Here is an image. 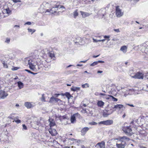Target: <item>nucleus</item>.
<instances>
[{
  "mask_svg": "<svg viewBox=\"0 0 148 148\" xmlns=\"http://www.w3.org/2000/svg\"><path fill=\"white\" fill-rule=\"evenodd\" d=\"M28 63L30 69L34 71H36L37 69H41L42 68L43 70H47L50 67L49 66L47 65L48 63L45 60L41 61L39 59L36 61L37 66L34 64L33 60H28Z\"/></svg>",
  "mask_w": 148,
  "mask_h": 148,
  "instance_id": "obj_1",
  "label": "nucleus"
},
{
  "mask_svg": "<svg viewBox=\"0 0 148 148\" xmlns=\"http://www.w3.org/2000/svg\"><path fill=\"white\" fill-rule=\"evenodd\" d=\"M129 138L126 136L121 137L120 140V143H116V146L118 148H124L126 145V142L129 140Z\"/></svg>",
  "mask_w": 148,
  "mask_h": 148,
  "instance_id": "obj_2",
  "label": "nucleus"
},
{
  "mask_svg": "<svg viewBox=\"0 0 148 148\" xmlns=\"http://www.w3.org/2000/svg\"><path fill=\"white\" fill-rule=\"evenodd\" d=\"M144 75L142 73L140 72H137L135 74H131L130 75L132 77L138 79H143Z\"/></svg>",
  "mask_w": 148,
  "mask_h": 148,
  "instance_id": "obj_3",
  "label": "nucleus"
},
{
  "mask_svg": "<svg viewBox=\"0 0 148 148\" xmlns=\"http://www.w3.org/2000/svg\"><path fill=\"white\" fill-rule=\"evenodd\" d=\"M123 12L118 6L116 7V15L117 17H120L123 15Z\"/></svg>",
  "mask_w": 148,
  "mask_h": 148,
  "instance_id": "obj_4",
  "label": "nucleus"
},
{
  "mask_svg": "<svg viewBox=\"0 0 148 148\" xmlns=\"http://www.w3.org/2000/svg\"><path fill=\"white\" fill-rule=\"evenodd\" d=\"M58 7H55L51 9H47L46 11L45 12H48L47 14H53L54 12H55L56 11L58 10Z\"/></svg>",
  "mask_w": 148,
  "mask_h": 148,
  "instance_id": "obj_5",
  "label": "nucleus"
},
{
  "mask_svg": "<svg viewBox=\"0 0 148 148\" xmlns=\"http://www.w3.org/2000/svg\"><path fill=\"white\" fill-rule=\"evenodd\" d=\"M126 93H127L128 94H129L130 95L137 93L136 91L135 90L134 88L127 89L126 90Z\"/></svg>",
  "mask_w": 148,
  "mask_h": 148,
  "instance_id": "obj_6",
  "label": "nucleus"
},
{
  "mask_svg": "<svg viewBox=\"0 0 148 148\" xmlns=\"http://www.w3.org/2000/svg\"><path fill=\"white\" fill-rule=\"evenodd\" d=\"M123 131L125 133L129 134H131L132 130L130 128V126H127L124 127L123 128Z\"/></svg>",
  "mask_w": 148,
  "mask_h": 148,
  "instance_id": "obj_7",
  "label": "nucleus"
},
{
  "mask_svg": "<svg viewBox=\"0 0 148 148\" xmlns=\"http://www.w3.org/2000/svg\"><path fill=\"white\" fill-rule=\"evenodd\" d=\"M2 12L3 14L6 13L8 15L10 14L11 12V11L9 9V8L7 7L6 8L5 7H4L2 9Z\"/></svg>",
  "mask_w": 148,
  "mask_h": 148,
  "instance_id": "obj_8",
  "label": "nucleus"
},
{
  "mask_svg": "<svg viewBox=\"0 0 148 148\" xmlns=\"http://www.w3.org/2000/svg\"><path fill=\"white\" fill-rule=\"evenodd\" d=\"M98 14L100 16H102L103 17L106 14V10L104 8H102L99 10Z\"/></svg>",
  "mask_w": 148,
  "mask_h": 148,
  "instance_id": "obj_9",
  "label": "nucleus"
},
{
  "mask_svg": "<svg viewBox=\"0 0 148 148\" xmlns=\"http://www.w3.org/2000/svg\"><path fill=\"white\" fill-rule=\"evenodd\" d=\"M105 143L104 141H102L98 143L96 145L97 148H104L105 146Z\"/></svg>",
  "mask_w": 148,
  "mask_h": 148,
  "instance_id": "obj_10",
  "label": "nucleus"
},
{
  "mask_svg": "<svg viewBox=\"0 0 148 148\" xmlns=\"http://www.w3.org/2000/svg\"><path fill=\"white\" fill-rule=\"evenodd\" d=\"M8 95V94L5 91H0V97L1 98L4 99Z\"/></svg>",
  "mask_w": 148,
  "mask_h": 148,
  "instance_id": "obj_11",
  "label": "nucleus"
},
{
  "mask_svg": "<svg viewBox=\"0 0 148 148\" xmlns=\"http://www.w3.org/2000/svg\"><path fill=\"white\" fill-rule=\"evenodd\" d=\"M89 129V128L87 127L83 128L81 131L82 135L84 136Z\"/></svg>",
  "mask_w": 148,
  "mask_h": 148,
  "instance_id": "obj_12",
  "label": "nucleus"
},
{
  "mask_svg": "<svg viewBox=\"0 0 148 148\" xmlns=\"http://www.w3.org/2000/svg\"><path fill=\"white\" fill-rule=\"evenodd\" d=\"M80 12L83 18H85L89 16L91 14L88 13L80 11Z\"/></svg>",
  "mask_w": 148,
  "mask_h": 148,
  "instance_id": "obj_13",
  "label": "nucleus"
},
{
  "mask_svg": "<svg viewBox=\"0 0 148 148\" xmlns=\"http://www.w3.org/2000/svg\"><path fill=\"white\" fill-rule=\"evenodd\" d=\"M54 101L56 102H58L59 101H61L60 99L55 98L53 96H52L50 98L49 102L51 103H53Z\"/></svg>",
  "mask_w": 148,
  "mask_h": 148,
  "instance_id": "obj_14",
  "label": "nucleus"
},
{
  "mask_svg": "<svg viewBox=\"0 0 148 148\" xmlns=\"http://www.w3.org/2000/svg\"><path fill=\"white\" fill-rule=\"evenodd\" d=\"M48 55L49 57L53 60H55V57L53 52L52 51L49 52L48 53Z\"/></svg>",
  "mask_w": 148,
  "mask_h": 148,
  "instance_id": "obj_15",
  "label": "nucleus"
},
{
  "mask_svg": "<svg viewBox=\"0 0 148 148\" xmlns=\"http://www.w3.org/2000/svg\"><path fill=\"white\" fill-rule=\"evenodd\" d=\"M49 132L52 136H55L57 134V131L54 129H50L49 130Z\"/></svg>",
  "mask_w": 148,
  "mask_h": 148,
  "instance_id": "obj_16",
  "label": "nucleus"
},
{
  "mask_svg": "<svg viewBox=\"0 0 148 148\" xmlns=\"http://www.w3.org/2000/svg\"><path fill=\"white\" fill-rule=\"evenodd\" d=\"M25 105L27 108H30L32 107L33 105L30 102H26L25 103Z\"/></svg>",
  "mask_w": 148,
  "mask_h": 148,
  "instance_id": "obj_17",
  "label": "nucleus"
},
{
  "mask_svg": "<svg viewBox=\"0 0 148 148\" xmlns=\"http://www.w3.org/2000/svg\"><path fill=\"white\" fill-rule=\"evenodd\" d=\"M49 121L50 122V127L54 126L55 125V123L53 119L50 118L49 120Z\"/></svg>",
  "mask_w": 148,
  "mask_h": 148,
  "instance_id": "obj_18",
  "label": "nucleus"
},
{
  "mask_svg": "<svg viewBox=\"0 0 148 148\" xmlns=\"http://www.w3.org/2000/svg\"><path fill=\"white\" fill-rule=\"evenodd\" d=\"M120 50L123 53H125L127 50V47L125 45H124L121 47Z\"/></svg>",
  "mask_w": 148,
  "mask_h": 148,
  "instance_id": "obj_19",
  "label": "nucleus"
},
{
  "mask_svg": "<svg viewBox=\"0 0 148 148\" xmlns=\"http://www.w3.org/2000/svg\"><path fill=\"white\" fill-rule=\"evenodd\" d=\"M108 97H107V99H109L110 100H112L114 101H118V99H117L114 97L112 96L109 95H108Z\"/></svg>",
  "mask_w": 148,
  "mask_h": 148,
  "instance_id": "obj_20",
  "label": "nucleus"
},
{
  "mask_svg": "<svg viewBox=\"0 0 148 148\" xmlns=\"http://www.w3.org/2000/svg\"><path fill=\"white\" fill-rule=\"evenodd\" d=\"M113 123V121L111 120H108L105 121V125H110Z\"/></svg>",
  "mask_w": 148,
  "mask_h": 148,
  "instance_id": "obj_21",
  "label": "nucleus"
},
{
  "mask_svg": "<svg viewBox=\"0 0 148 148\" xmlns=\"http://www.w3.org/2000/svg\"><path fill=\"white\" fill-rule=\"evenodd\" d=\"M80 88L79 87L73 86L71 88V90L73 91H77L80 90Z\"/></svg>",
  "mask_w": 148,
  "mask_h": 148,
  "instance_id": "obj_22",
  "label": "nucleus"
},
{
  "mask_svg": "<svg viewBox=\"0 0 148 148\" xmlns=\"http://www.w3.org/2000/svg\"><path fill=\"white\" fill-rule=\"evenodd\" d=\"M104 104V102H103L102 101H98L97 105L99 107H103Z\"/></svg>",
  "mask_w": 148,
  "mask_h": 148,
  "instance_id": "obj_23",
  "label": "nucleus"
},
{
  "mask_svg": "<svg viewBox=\"0 0 148 148\" xmlns=\"http://www.w3.org/2000/svg\"><path fill=\"white\" fill-rule=\"evenodd\" d=\"M123 107V106L121 104H117L115 105L113 108V109H120Z\"/></svg>",
  "mask_w": 148,
  "mask_h": 148,
  "instance_id": "obj_24",
  "label": "nucleus"
},
{
  "mask_svg": "<svg viewBox=\"0 0 148 148\" xmlns=\"http://www.w3.org/2000/svg\"><path fill=\"white\" fill-rule=\"evenodd\" d=\"M17 84L19 89H21L23 87V84L20 81L18 82H17Z\"/></svg>",
  "mask_w": 148,
  "mask_h": 148,
  "instance_id": "obj_25",
  "label": "nucleus"
},
{
  "mask_svg": "<svg viewBox=\"0 0 148 148\" xmlns=\"http://www.w3.org/2000/svg\"><path fill=\"white\" fill-rule=\"evenodd\" d=\"M75 115L76 114H73L71 116V122L72 123H73L75 121Z\"/></svg>",
  "mask_w": 148,
  "mask_h": 148,
  "instance_id": "obj_26",
  "label": "nucleus"
},
{
  "mask_svg": "<svg viewBox=\"0 0 148 148\" xmlns=\"http://www.w3.org/2000/svg\"><path fill=\"white\" fill-rule=\"evenodd\" d=\"M71 140L73 141H74L75 143H77V145H79V143H80L81 142V140H80L75 139L73 138H72Z\"/></svg>",
  "mask_w": 148,
  "mask_h": 148,
  "instance_id": "obj_27",
  "label": "nucleus"
},
{
  "mask_svg": "<svg viewBox=\"0 0 148 148\" xmlns=\"http://www.w3.org/2000/svg\"><path fill=\"white\" fill-rule=\"evenodd\" d=\"M48 50L47 49H44L42 50L40 52V54L41 55L43 56L45 54L47 51Z\"/></svg>",
  "mask_w": 148,
  "mask_h": 148,
  "instance_id": "obj_28",
  "label": "nucleus"
},
{
  "mask_svg": "<svg viewBox=\"0 0 148 148\" xmlns=\"http://www.w3.org/2000/svg\"><path fill=\"white\" fill-rule=\"evenodd\" d=\"M73 16L75 18L78 15V14L77 12V10H75L73 12Z\"/></svg>",
  "mask_w": 148,
  "mask_h": 148,
  "instance_id": "obj_29",
  "label": "nucleus"
},
{
  "mask_svg": "<svg viewBox=\"0 0 148 148\" xmlns=\"http://www.w3.org/2000/svg\"><path fill=\"white\" fill-rule=\"evenodd\" d=\"M82 86L83 88H88L89 87V85L88 83H85L84 84L82 85Z\"/></svg>",
  "mask_w": 148,
  "mask_h": 148,
  "instance_id": "obj_30",
  "label": "nucleus"
},
{
  "mask_svg": "<svg viewBox=\"0 0 148 148\" xmlns=\"http://www.w3.org/2000/svg\"><path fill=\"white\" fill-rule=\"evenodd\" d=\"M143 79L145 80H148V73H147L144 74Z\"/></svg>",
  "mask_w": 148,
  "mask_h": 148,
  "instance_id": "obj_31",
  "label": "nucleus"
},
{
  "mask_svg": "<svg viewBox=\"0 0 148 148\" xmlns=\"http://www.w3.org/2000/svg\"><path fill=\"white\" fill-rule=\"evenodd\" d=\"M44 94H43L42 95L41 98V101L42 102H46L45 98L44 96Z\"/></svg>",
  "mask_w": 148,
  "mask_h": 148,
  "instance_id": "obj_32",
  "label": "nucleus"
},
{
  "mask_svg": "<svg viewBox=\"0 0 148 148\" xmlns=\"http://www.w3.org/2000/svg\"><path fill=\"white\" fill-rule=\"evenodd\" d=\"M113 112V111H112L111 113H106L105 112H104V113H103V116L104 117H106L108 115H110V114H112Z\"/></svg>",
  "mask_w": 148,
  "mask_h": 148,
  "instance_id": "obj_33",
  "label": "nucleus"
},
{
  "mask_svg": "<svg viewBox=\"0 0 148 148\" xmlns=\"http://www.w3.org/2000/svg\"><path fill=\"white\" fill-rule=\"evenodd\" d=\"M88 124L90 125H96L97 124V123L95 122H92L88 123Z\"/></svg>",
  "mask_w": 148,
  "mask_h": 148,
  "instance_id": "obj_34",
  "label": "nucleus"
},
{
  "mask_svg": "<svg viewBox=\"0 0 148 148\" xmlns=\"http://www.w3.org/2000/svg\"><path fill=\"white\" fill-rule=\"evenodd\" d=\"M10 38H7L5 39V42L9 44L10 42Z\"/></svg>",
  "mask_w": 148,
  "mask_h": 148,
  "instance_id": "obj_35",
  "label": "nucleus"
},
{
  "mask_svg": "<svg viewBox=\"0 0 148 148\" xmlns=\"http://www.w3.org/2000/svg\"><path fill=\"white\" fill-rule=\"evenodd\" d=\"M28 30L29 32H32V34L35 32L36 31L35 29H32L29 28H28Z\"/></svg>",
  "mask_w": 148,
  "mask_h": 148,
  "instance_id": "obj_36",
  "label": "nucleus"
},
{
  "mask_svg": "<svg viewBox=\"0 0 148 148\" xmlns=\"http://www.w3.org/2000/svg\"><path fill=\"white\" fill-rule=\"evenodd\" d=\"M25 71L28 72L29 73H31L32 74H33V75H35L37 73H34L33 72H32L31 71H30L28 70L27 69H25Z\"/></svg>",
  "mask_w": 148,
  "mask_h": 148,
  "instance_id": "obj_37",
  "label": "nucleus"
},
{
  "mask_svg": "<svg viewBox=\"0 0 148 148\" xmlns=\"http://www.w3.org/2000/svg\"><path fill=\"white\" fill-rule=\"evenodd\" d=\"M98 64L97 61L94 62L90 64V66H93L97 64Z\"/></svg>",
  "mask_w": 148,
  "mask_h": 148,
  "instance_id": "obj_38",
  "label": "nucleus"
},
{
  "mask_svg": "<svg viewBox=\"0 0 148 148\" xmlns=\"http://www.w3.org/2000/svg\"><path fill=\"white\" fill-rule=\"evenodd\" d=\"M65 95L69 99V97H71V95L69 93H66L65 94Z\"/></svg>",
  "mask_w": 148,
  "mask_h": 148,
  "instance_id": "obj_39",
  "label": "nucleus"
},
{
  "mask_svg": "<svg viewBox=\"0 0 148 148\" xmlns=\"http://www.w3.org/2000/svg\"><path fill=\"white\" fill-rule=\"evenodd\" d=\"M15 122L16 123H19L21 122V121L20 120L18 119V120H14Z\"/></svg>",
  "mask_w": 148,
  "mask_h": 148,
  "instance_id": "obj_40",
  "label": "nucleus"
},
{
  "mask_svg": "<svg viewBox=\"0 0 148 148\" xmlns=\"http://www.w3.org/2000/svg\"><path fill=\"white\" fill-rule=\"evenodd\" d=\"M12 1L14 3H17L21 2V0H12Z\"/></svg>",
  "mask_w": 148,
  "mask_h": 148,
  "instance_id": "obj_41",
  "label": "nucleus"
},
{
  "mask_svg": "<svg viewBox=\"0 0 148 148\" xmlns=\"http://www.w3.org/2000/svg\"><path fill=\"white\" fill-rule=\"evenodd\" d=\"M99 124H102L105 125V121H101L99 123Z\"/></svg>",
  "mask_w": 148,
  "mask_h": 148,
  "instance_id": "obj_42",
  "label": "nucleus"
},
{
  "mask_svg": "<svg viewBox=\"0 0 148 148\" xmlns=\"http://www.w3.org/2000/svg\"><path fill=\"white\" fill-rule=\"evenodd\" d=\"M110 37V36H104V38H108V40L109 41L110 40V39H109Z\"/></svg>",
  "mask_w": 148,
  "mask_h": 148,
  "instance_id": "obj_43",
  "label": "nucleus"
},
{
  "mask_svg": "<svg viewBox=\"0 0 148 148\" xmlns=\"http://www.w3.org/2000/svg\"><path fill=\"white\" fill-rule=\"evenodd\" d=\"M23 129L25 130H26L27 129L26 126L24 124L23 125Z\"/></svg>",
  "mask_w": 148,
  "mask_h": 148,
  "instance_id": "obj_44",
  "label": "nucleus"
},
{
  "mask_svg": "<svg viewBox=\"0 0 148 148\" xmlns=\"http://www.w3.org/2000/svg\"><path fill=\"white\" fill-rule=\"evenodd\" d=\"M92 40H93V42H99V41H98V40L95 39L94 38H93Z\"/></svg>",
  "mask_w": 148,
  "mask_h": 148,
  "instance_id": "obj_45",
  "label": "nucleus"
},
{
  "mask_svg": "<svg viewBox=\"0 0 148 148\" xmlns=\"http://www.w3.org/2000/svg\"><path fill=\"white\" fill-rule=\"evenodd\" d=\"M114 31L117 32H119L120 31L119 29H114Z\"/></svg>",
  "mask_w": 148,
  "mask_h": 148,
  "instance_id": "obj_46",
  "label": "nucleus"
},
{
  "mask_svg": "<svg viewBox=\"0 0 148 148\" xmlns=\"http://www.w3.org/2000/svg\"><path fill=\"white\" fill-rule=\"evenodd\" d=\"M76 114V115H75V117H80V114L78 113L75 114Z\"/></svg>",
  "mask_w": 148,
  "mask_h": 148,
  "instance_id": "obj_47",
  "label": "nucleus"
},
{
  "mask_svg": "<svg viewBox=\"0 0 148 148\" xmlns=\"http://www.w3.org/2000/svg\"><path fill=\"white\" fill-rule=\"evenodd\" d=\"M61 94H55L54 95V96L55 97H58Z\"/></svg>",
  "mask_w": 148,
  "mask_h": 148,
  "instance_id": "obj_48",
  "label": "nucleus"
},
{
  "mask_svg": "<svg viewBox=\"0 0 148 148\" xmlns=\"http://www.w3.org/2000/svg\"><path fill=\"white\" fill-rule=\"evenodd\" d=\"M65 118V117L64 116H59V119H64Z\"/></svg>",
  "mask_w": 148,
  "mask_h": 148,
  "instance_id": "obj_49",
  "label": "nucleus"
},
{
  "mask_svg": "<svg viewBox=\"0 0 148 148\" xmlns=\"http://www.w3.org/2000/svg\"><path fill=\"white\" fill-rule=\"evenodd\" d=\"M31 22H26L25 24V25H31Z\"/></svg>",
  "mask_w": 148,
  "mask_h": 148,
  "instance_id": "obj_50",
  "label": "nucleus"
},
{
  "mask_svg": "<svg viewBox=\"0 0 148 148\" xmlns=\"http://www.w3.org/2000/svg\"><path fill=\"white\" fill-rule=\"evenodd\" d=\"M82 111V112L84 113H86L87 112L86 109H83Z\"/></svg>",
  "mask_w": 148,
  "mask_h": 148,
  "instance_id": "obj_51",
  "label": "nucleus"
},
{
  "mask_svg": "<svg viewBox=\"0 0 148 148\" xmlns=\"http://www.w3.org/2000/svg\"><path fill=\"white\" fill-rule=\"evenodd\" d=\"M105 39H103V40H98V41H99V42H104L105 41Z\"/></svg>",
  "mask_w": 148,
  "mask_h": 148,
  "instance_id": "obj_52",
  "label": "nucleus"
},
{
  "mask_svg": "<svg viewBox=\"0 0 148 148\" xmlns=\"http://www.w3.org/2000/svg\"><path fill=\"white\" fill-rule=\"evenodd\" d=\"M17 69H18V67H14V68L12 69V70H14V71L16 70H17Z\"/></svg>",
  "mask_w": 148,
  "mask_h": 148,
  "instance_id": "obj_53",
  "label": "nucleus"
},
{
  "mask_svg": "<svg viewBox=\"0 0 148 148\" xmlns=\"http://www.w3.org/2000/svg\"><path fill=\"white\" fill-rule=\"evenodd\" d=\"M97 62H98V63H103V62H104V61H100V60H99L98 61H97Z\"/></svg>",
  "mask_w": 148,
  "mask_h": 148,
  "instance_id": "obj_54",
  "label": "nucleus"
},
{
  "mask_svg": "<svg viewBox=\"0 0 148 148\" xmlns=\"http://www.w3.org/2000/svg\"><path fill=\"white\" fill-rule=\"evenodd\" d=\"M87 60H86L85 61H81L80 62H83V63H85L86 62Z\"/></svg>",
  "mask_w": 148,
  "mask_h": 148,
  "instance_id": "obj_55",
  "label": "nucleus"
},
{
  "mask_svg": "<svg viewBox=\"0 0 148 148\" xmlns=\"http://www.w3.org/2000/svg\"><path fill=\"white\" fill-rule=\"evenodd\" d=\"M100 95H103V96H105V95H106V94L103 93H100Z\"/></svg>",
  "mask_w": 148,
  "mask_h": 148,
  "instance_id": "obj_56",
  "label": "nucleus"
},
{
  "mask_svg": "<svg viewBox=\"0 0 148 148\" xmlns=\"http://www.w3.org/2000/svg\"><path fill=\"white\" fill-rule=\"evenodd\" d=\"M127 105H129V106H130L131 107H134V105H133V104H127Z\"/></svg>",
  "mask_w": 148,
  "mask_h": 148,
  "instance_id": "obj_57",
  "label": "nucleus"
},
{
  "mask_svg": "<svg viewBox=\"0 0 148 148\" xmlns=\"http://www.w3.org/2000/svg\"><path fill=\"white\" fill-rule=\"evenodd\" d=\"M103 72V71H97V73H101Z\"/></svg>",
  "mask_w": 148,
  "mask_h": 148,
  "instance_id": "obj_58",
  "label": "nucleus"
},
{
  "mask_svg": "<svg viewBox=\"0 0 148 148\" xmlns=\"http://www.w3.org/2000/svg\"><path fill=\"white\" fill-rule=\"evenodd\" d=\"M99 55H97V56H93V57L94 58H97L99 56Z\"/></svg>",
  "mask_w": 148,
  "mask_h": 148,
  "instance_id": "obj_59",
  "label": "nucleus"
},
{
  "mask_svg": "<svg viewBox=\"0 0 148 148\" xmlns=\"http://www.w3.org/2000/svg\"><path fill=\"white\" fill-rule=\"evenodd\" d=\"M82 148H90L88 147H84V145H83L82 146Z\"/></svg>",
  "mask_w": 148,
  "mask_h": 148,
  "instance_id": "obj_60",
  "label": "nucleus"
},
{
  "mask_svg": "<svg viewBox=\"0 0 148 148\" xmlns=\"http://www.w3.org/2000/svg\"><path fill=\"white\" fill-rule=\"evenodd\" d=\"M140 148H147L143 146H140Z\"/></svg>",
  "mask_w": 148,
  "mask_h": 148,
  "instance_id": "obj_61",
  "label": "nucleus"
},
{
  "mask_svg": "<svg viewBox=\"0 0 148 148\" xmlns=\"http://www.w3.org/2000/svg\"><path fill=\"white\" fill-rule=\"evenodd\" d=\"M18 27V28H19V25H15V26H14V27Z\"/></svg>",
  "mask_w": 148,
  "mask_h": 148,
  "instance_id": "obj_62",
  "label": "nucleus"
},
{
  "mask_svg": "<svg viewBox=\"0 0 148 148\" xmlns=\"http://www.w3.org/2000/svg\"><path fill=\"white\" fill-rule=\"evenodd\" d=\"M77 66H82V64H77Z\"/></svg>",
  "mask_w": 148,
  "mask_h": 148,
  "instance_id": "obj_63",
  "label": "nucleus"
},
{
  "mask_svg": "<svg viewBox=\"0 0 148 148\" xmlns=\"http://www.w3.org/2000/svg\"><path fill=\"white\" fill-rule=\"evenodd\" d=\"M64 148H70V147L68 146L65 147Z\"/></svg>",
  "mask_w": 148,
  "mask_h": 148,
  "instance_id": "obj_64",
  "label": "nucleus"
}]
</instances>
